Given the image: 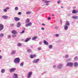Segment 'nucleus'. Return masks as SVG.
<instances>
[{
    "instance_id": "7ed1b4c3",
    "label": "nucleus",
    "mask_w": 78,
    "mask_h": 78,
    "mask_svg": "<svg viewBox=\"0 0 78 78\" xmlns=\"http://www.w3.org/2000/svg\"><path fill=\"white\" fill-rule=\"evenodd\" d=\"M73 62H69L67 64L66 66H69L70 67H73Z\"/></svg>"
},
{
    "instance_id": "aec40b11",
    "label": "nucleus",
    "mask_w": 78,
    "mask_h": 78,
    "mask_svg": "<svg viewBox=\"0 0 78 78\" xmlns=\"http://www.w3.org/2000/svg\"><path fill=\"white\" fill-rule=\"evenodd\" d=\"M36 57V55H31L30 56V58H35Z\"/></svg>"
},
{
    "instance_id": "39448f33",
    "label": "nucleus",
    "mask_w": 78,
    "mask_h": 78,
    "mask_svg": "<svg viewBox=\"0 0 78 78\" xmlns=\"http://www.w3.org/2000/svg\"><path fill=\"white\" fill-rule=\"evenodd\" d=\"M16 69L14 68H11L10 69L9 72H10V73H12V72H14L16 70Z\"/></svg>"
},
{
    "instance_id": "de8ad7c7",
    "label": "nucleus",
    "mask_w": 78,
    "mask_h": 78,
    "mask_svg": "<svg viewBox=\"0 0 78 78\" xmlns=\"http://www.w3.org/2000/svg\"><path fill=\"white\" fill-rule=\"evenodd\" d=\"M2 55H0V59H2Z\"/></svg>"
},
{
    "instance_id": "9b49d317",
    "label": "nucleus",
    "mask_w": 78,
    "mask_h": 78,
    "mask_svg": "<svg viewBox=\"0 0 78 78\" xmlns=\"http://www.w3.org/2000/svg\"><path fill=\"white\" fill-rule=\"evenodd\" d=\"M78 12L77 10L74 9L73 10L72 13V14H77Z\"/></svg>"
},
{
    "instance_id": "c756f323",
    "label": "nucleus",
    "mask_w": 78,
    "mask_h": 78,
    "mask_svg": "<svg viewBox=\"0 0 78 78\" xmlns=\"http://www.w3.org/2000/svg\"><path fill=\"white\" fill-rule=\"evenodd\" d=\"M27 52H28V53H31V50L30 49H28Z\"/></svg>"
},
{
    "instance_id": "13d9d810",
    "label": "nucleus",
    "mask_w": 78,
    "mask_h": 78,
    "mask_svg": "<svg viewBox=\"0 0 78 78\" xmlns=\"http://www.w3.org/2000/svg\"><path fill=\"white\" fill-rule=\"evenodd\" d=\"M47 73V71L44 72L42 74H44V73Z\"/></svg>"
},
{
    "instance_id": "20e7f679",
    "label": "nucleus",
    "mask_w": 78,
    "mask_h": 78,
    "mask_svg": "<svg viewBox=\"0 0 78 78\" xmlns=\"http://www.w3.org/2000/svg\"><path fill=\"white\" fill-rule=\"evenodd\" d=\"M33 74V72H29L27 74V77L28 78H31V75Z\"/></svg>"
},
{
    "instance_id": "7c9ffc66",
    "label": "nucleus",
    "mask_w": 78,
    "mask_h": 78,
    "mask_svg": "<svg viewBox=\"0 0 78 78\" xmlns=\"http://www.w3.org/2000/svg\"><path fill=\"white\" fill-rule=\"evenodd\" d=\"M21 45H22V44H21V43H19L17 44V46L19 47H20Z\"/></svg>"
},
{
    "instance_id": "4c0bfd02",
    "label": "nucleus",
    "mask_w": 78,
    "mask_h": 78,
    "mask_svg": "<svg viewBox=\"0 0 78 78\" xmlns=\"http://www.w3.org/2000/svg\"><path fill=\"white\" fill-rule=\"evenodd\" d=\"M78 59V57H76L75 58V61H76Z\"/></svg>"
},
{
    "instance_id": "052dcab7",
    "label": "nucleus",
    "mask_w": 78,
    "mask_h": 78,
    "mask_svg": "<svg viewBox=\"0 0 78 78\" xmlns=\"http://www.w3.org/2000/svg\"><path fill=\"white\" fill-rule=\"evenodd\" d=\"M46 5H47V6H48V4L47 3L46 4Z\"/></svg>"
},
{
    "instance_id": "f03ea898",
    "label": "nucleus",
    "mask_w": 78,
    "mask_h": 78,
    "mask_svg": "<svg viewBox=\"0 0 78 78\" xmlns=\"http://www.w3.org/2000/svg\"><path fill=\"white\" fill-rule=\"evenodd\" d=\"M64 67V65L62 64H60L57 66V69H60Z\"/></svg>"
},
{
    "instance_id": "393cba45",
    "label": "nucleus",
    "mask_w": 78,
    "mask_h": 78,
    "mask_svg": "<svg viewBox=\"0 0 78 78\" xmlns=\"http://www.w3.org/2000/svg\"><path fill=\"white\" fill-rule=\"evenodd\" d=\"M1 73H3L5 72V69H2L1 70Z\"/></svg>"
},
{
    "instance_id": "c03bdc74",
    "label": "nucleus",
    "mask_w": 78,
    "mask_h": 78,
    "mask_svg": "<svg viewBox=\"0 0 78 78\" xmlns=\"http://www.w3.org/2000/svg\"><path fill=\"white\" fill-rule=\"evenodd\" d=\"M14 24H10L11 27H13L14 26Z\"/></svg>"
},
{
    "instance_id": "5fc2aeb1",
    "label": "nucleus",
    "mask_w": 78,
    "mask_h": 78,
    "mask_svg": "<svg viewBox=\"0 0 78 78\" xmlns=\"http://www.w3.org/2000/svg\"><path fill=\"white\" fill-rule=\"evenodd\" d=\"M57 3H58V4H59V3H60V1H58V2H57Z\"/></svg>"
},
{
    "instance_id": "8fccbe9b",
    "label": "nucleus",
    "mask_w": 78,
    "mask_h": 78,
    "mask_svg": "<svg viewBox=\"0 0 78 78\" xmlns=\"http://www.w3.org/2000/svg\"><path fill=\"white\" fill-rule=\"evenodd\" d=\"M41 30H44V27H42Z\"/></svg>"
},
{
    "instance_id": "37998d69",
    "label": "nucleus",
    "mask_w": 78,
    "mask_h": 78,
    "mask_svg": "<svg viewBox=\"0 0 78 78\" xmlns=\"http://www.w3.org/2000/svg\"><path fill=\"white\" fill-rule=\"evenodd\" d=\"M7 10H8V9H9V7H7L5 9Z\"/></svg>"
},
{
    "instance_id": "4be33fe9",
    "label": "nucleus",
    "mask_w": 78,
    "mask_h": 78,
    "mask_svg": "<svg viewBox=\"0 0 78 78\" xmlns=\"http://www.w3.org/2000/svg\"><path fill=\"white\" fill-rule=\"evenodd\" d=\"M37 36H35L32 39V41H34V40H36V39H37Z\"/></svg>"
},
{
    "instance_id": "bf43d9fd",
    "label": "nucleus",
    "mask_w": 78,
    "mask_h": 78,
    "mask_svg": "<svg viewBox=\"0 0 78 78\" xmlns=\"http://www.w3.org/2000/svg\"><path fill=\"white\" fill-rule=\"evenodd\" d=\"M51 16H55V15H54V14H51Z\"/></svg>"
},
{
    "instance_id": "49530a36",
    "label": "nucleus",
    "mask_w": 78,
    "mask_h": 78,
    "mask_svg": "<svg viewBox=\"0 0 78 78\" xmlns=\"http://www.w3.org/2000/svg\"><path fill=\"white\" fill-rule=\"evenodd\" d=\"M55 36H56V37H58V36H59V34H56L55 35Z\"/></svg>"
},
{
    "instance_id": "9d476101",
    "label": "nucleus",
    "mask_w": 78,
    "mask_h": 78,
    "mask_svg": "<svg viewBox=\"0 0 78 78\" xmlns=\"http://www.w3.org/2000/svg\"><path fill=\"white\" fill-rule=\"evenodd\" d=\"M32 25V23L31 22L29 23H28L26 24L25 27H29V26H31Z\"/></svg>"
},
{
    "instance_id": "c85d7f7f",
    "label": "nucleus",
    "mask_w": 78,
    "mask_h": 78,
    "mask_svg": "<svg viewBox=\"0 0 78 78\" xmlns=\"http://www.w3.org/2000/svg\"><path fill=\"white\" fill-rule=\"evenodd\" d=\"M18 9H19V8L17 7H16L15 8V11H17L18 10Z\"/></svg>"
},
{
    "instance_id": "1a4fd4ad",
    "label": "nucleus",
    "mask_w": 78,
    "mask_h": 78,
    "mask_svg": "<svg viewBox=\"0 0 78 78\" xmlns=\"http://www.w3.org/2000/svg\"><path fill=\"white\" fill-rule=\"evenodd\" d=\"M2 18L4 19H8V16H7L3 15L2 16Z\"/></svg>"
},
{
    "instance_id": "79ce46f5",
    "label": "nucleus",
    "mask_w": 78,
    "mask_h": 78,
    "mask_svg": "<svg viewBox=\"0 0 78 78\" xmlns=\"http://www.w3.org/2000/svg\"><path fill=\"white\" fill-rule=\"evenodd\" d=\"M21 14H22V13H21V12H19L18 13V15H20Z\"/></svg>"
},
{
    "instance_id": "ea45409f",
    "label": "nucleus",
    "mask_w": 78,
    "mask_h": 78,
    "mask_svg": "<svg viewBox=\"0 0 78 78\" xmlns=\"http://www.w3.org/2000/svg\"><path fill=\"white\" fill-rule=\"evenodd\" d=\"M25 33V30H23L22 32H21L20 33Z\"/></svg>"
},
{
    "instance_id": "bb28decb",
    "label": "nucleus",
    "mask_w": 78,
    "mask_h": 78,
    "mask_svg": "<svg viewBox=\"0 0 78 78\" xmlns=\"http://www.w3.org/2000/svg\"><path fill=\"white\" fill-rule=\"evenodd\" d=\"M24 64L23 62H22L20 63V66H21V67H22L23 66Z\"/></svg>"
},
{
    "instance_id": "4468645a",
    "label": "nucleus",
    "mask_w": 78,
    "mask_h": 78,
    "mask_svg": "<svg viewBox=\"0 0 78 78\" xmlns=\"http://www.w3.org/2000/svg\"><path fill=\"white\" fill-rule=\"evenodd\" d=\"M16 51L15 50L12 51L11 53V55H14L16 54Z\"/></svg>"
},
{
    "instance_id": "2eb2a0df",
    "label": "nucleus",
    "mask_w": 78,
    "mask_h": 78,
    "mask_svg": "<svg viewBox=\"0 0 78 78\" xmlns=\"http://www.w3.org/2000/svg\"><path fill=\"white\" fill-rule=\"evenodd\" d=\"M14 19L16 21H19L20 19L17 17H15L14 18Z\"/></svg>"
},
{
    "instance_id": "b1692460",
    "label": "nucleus",
    "mask_w": 78,
    "mask_h": 78,
    "mask_svg": "<svg viewBox=\"0 0 78 78\" xmlns=\"http://www.w3.org/2000/svg\"><path fill=\"white\" fill-rule=\"evenodd\" d=\"M72 18L73 19H78V16H73L72 17Z\"/></svg>"
},
{
    "instance_id": "f3484780",
    "label": "nucleus",
    "mask_w": 78,
    "mask_h": 78,
    "mask_svg": "<svg viewBox=\"0 0 78 78\" xmlns=\"http://www.w3.org/2000/svg\"><path fill=\"white\" fill-rule=\"evenodd\" d=\"M17 27H20V26H21V23L20 22L18 23H17V25H16Z\"/></svg>"
},
{
    "instance_id": "09e8293b",
    "label": "nucleus",
    "mask_w": 78,
    "mask_h": 78,
    "mask_svg": "<svg viewBox=\"0 0 78 78\" xmlns=\"http://www.w3.org/2000/svg\"><path fill=\"white\" fill-rule=\"evenodd\" d=\"M8 38H11V36L8 35Z\"/></svg>"
},
{
    "instance_id": "4d7b16f0",
    "label": "nucleus",
    "mask_w": 78,
    "mask_h": 78,
    "mask_svg": "<svg viewBox=\"0 0 78 78\" xmlns=\"http://www.w3.org/2000/svg\"><path fill=\"white\" fill-rule=\"evenodd\" d=\"M58 28H59V27H55V29H58Z\"/></svg>"
},
{
    "instance_id": "603ef678",
    "label": "nucleus",
    "mask_w": 78,
    "mask_h": 78,
    "mask_svg": "<svg viewBox=\"0 0 78 78\" xmlns=\"http://www.w3.org/2000/svg\"><path fill=\"white\" fill-rule=\"evenodd\" d=\"M38 50H41V48H38Z\"/></svg>"
},
{
    "instance_id": "f8f14e48",
    "label": "nucleus",
    "mask_w": 78,
    "mask_h": 78,
    "mask_svg": "<svg viewBox=\"0 0 78 78\" xmlns=\"http://www.w3.org/2000/svg\"><path fill=\"white\" fill-rule=\"evenodd\" d=\"M12 33L13 34H17V32L15 30H13L12 31Z\"/></svg>"
},
{
    "instance_id": "a878e982",
    "label": "nucleus",
    "mask_w": 78,
    "mask_h": 78,
    "mask_svg": "<svg viewBox=\"0 0 78 78\" xmlns=\"http://www.w3.org/2000/svg\"><path fill=\"white\" fill-rule=\"evenodd\" d=\"M52 47H53V45H50L49 46V48L50 49H51Z\"/></svg>"
},
{
    "instance_id": "a18cd8bd",
    "label": "nucleus",
    "mask_w": 78,
    "mask_h": 78,
    "mask_svg": "<svg viewBox=\"0 0 78 78\" xmlns=\"http://www.w3.org/2000/svg\"><path fill=\"white\" fill-rule=\"evenodd\" d=\"M48 20H50V19H51V18H50V16L48 17Z\"/></svg>"
},
{
    "instance_id": "69168bd1",
    "label": "nucleus",
    "mask_w": 78,
    "mask_h": 78,
    "mask_svg": "<svg viewBox=\"0 0 78 78\" xmlns=\"http://www.w3.org/2000/svg\"><path fill=\"white\" fill-rule=\"evenodd\" d=\"M0 11H1V10H0Z\"/></svg>"
},
{
    "instance_id": "e433bc0d",
    "label": "nucleus",
    "mask_w": 78,
    "mask_h": 78,
    "mask_svg": "<svg viewBox=\"0 0 78 78\" xmlns=\"http://www.w3.org/2000/svg\"><path fill=\"white\" fill-rule=\"evenodd\" d=\"M4 12H7V10L6 9H5L3 10Z\"/></svg>"
},
{
    "instance_id": "58836bf2",
    "label": "nucleus",
    "mask_w": 78,
    "mask_h": 78,
    "mask_svg": "<svg viewBox=\"0 0 78 78\" xmlns=\"http://www.w3.org/2000/svg\"><path fill=\"white\" fill-rule=\"evenodd\" d=\"M71 15L72 14H68V17H70V16H71Z\"/></svg>"
},
{
    "instance_id": "2f4dec72",
    "label": "nucleus",
    "mask_w": 78,
    "mask_h": 78,
    "mask_svg": "<svg viewBox=\"0 0 78 78\" xmlns=\"http://www.w3.org/2000/svg\"><path fill=\"white\" fill-rule=\"evenodd\" d=\"M3 36H4L3 34H0V37H3Z\"/></svg>"
},
{
    "instance_id": "f704fd0d",
    "label": "nucleus",
    "mask_w": 78,
    "mask_h": 78,
    "mask_svg": "<svg viewBox=\"0 0 78 78\" xmlns=\"http://www.w3.org/2000/svg\"><path fill=\"white\" fill-rule=\"evenodd\" d=\"M65 58H69V55H66L65 56Z\"/></svg>"
},
{
    "instance_id": "6e6552de",
    "label": "nucleus",
    "mask_w": 78,
    "mask_h": 78,
    "mask_svg": "<svg viewBox=\"0 0 78 78\" xmlns=\"http://www.w3.org/2000/svg\"><path fill=\"white\" fill-rule=\"evenodd\" d=\"M39 61V59L38 58L37 59H36L35 60H34V61H33V62H34V63H35V64H37V62H38Z\"/></svg>"
},
{
    "instance_id": "0eeeda50",
    "label": "nucleus",
    "mask_w": 78,
    "mask_h": 78,
    "mask_svg": "<svg viewBox=\"0 0 78 78\" xmlns=\"http://www.w3.org/2000/svg\"><path fill=\"white\" fill-rule=\"evenodd\" d=\"M13 78H18V75L16 73H14L12 76Z\"/></svg>"
},
{
    "instance_id": "f257e3e1",
    "label": "nucleus",
    "mask_w": 78,
    "mask_h": 78,
    "mask_svg": "<svg viewBox=\"0 0 78 78\" xmlns=\"http://www.w3.org/2000/svg\"><path fill=\"white\" fill-rule=\"evenodd\" d=\"M14 63H19L20 62V58H15L14 60Z\"/></svg>"
},
{
    "instance_id": "5701e85b",
    "label": "nucleus",
    "mask_w": 78,
    "mask_h": 78,
    "mask_svg": "<svg viewBox=\"0 0 78 78\" xmlns=\"http://www.w3.org/2000/svg\"><path fill=\"white\" fill-rule=\"evenodd\" d=\"M29 22H30V19L27 18V19L26 21L25 22V23H29Z\"/></svg>"
},
{
    "instance_id": "cd10ccee",
    "label": "nucleus",
    "mask_w": 78,
    "mask_h": 78,
    "mask_svg": "<svg viewBox=\"0 0 78 78\" xmlns=\"http://www.w3.org/2000/svg\"><path fill=\"white\" fill-rule=\"evenodd\" d=\"M50 1H44L45 3H50Z\"/></svg>"
},
{
    "instance_id": "a211bd4d",
    "label": "nucleus",
    "mask_w": 78,
    "mask_h": 78,
    "mask_svg": "<svg viewBox=\"0 0 78 78\" xmlns=\"http://www.w3.org/2000/svg\"><path fill=\"white\" fill-rule=\"evenodd\" d=\"M68 26L65 25L64 26V30H68V26Z\"/></svg>"
},
{
    "instance_id": "ddd939ff",
    "label": "nucleus",
    "mask_w": 78,
    "mask_h": 78,
    "mask_svg": "<svg viewBox=\"0 0 78 78\" xmlns=\"http://www.w3.org/2000/svg\"><path fill=\"white\" fill-rule=\"evenodd\" d=\"M74 66L75 67H78V63L77 62H75L74 64Z\"/></svg>"
},
{
    "instance_id": "3c124183",
    "label": "nucleus",
    "mask_w": 78,
    "mask_h": 78,
    "mask_svg": "<svg viewBox=\"0 0 78 78\" xmlns=\"http://www.w3.org/2000/svg\"><path fill=\"white\" fill-rule=\"evenodd\" d=\"M39 44L40 45H41V44H42V42H39Z\"/></svg>"
},
{
    "instance_id": "0e129e2a",
    "label": "nucleus",
    "mask_w": 78,
    "mask_h": 78,
    "mask_svg": "<svg viewBox=\"0 0 78 78\" xmlns=\"http://www.w3.org/2000/svg\"><path fill=\"white\" fill-rule=\"evenodd\" d=\"M42 1V2H44V1L45 0H41Z\"/></svg>"
},
{
    "instance_id": "412c9836",
    "label": "nucleus",
    "mask_w": 78,
    "mask_h": 78,
    "mask_svg": "<svg viewBox=\"0 0 78 78\" xmlns=\"http://www.w3.org/2000/svg\"><path fill=\"white\" fill-rule=\"evenodd\" d=\"M44 42L45 45H47L48 44V43L45 40H44Z\"/></svg>"
},
{
    "instance_id": "473e14b6",
    "label": "nucleus",
    "mask_w": 78,
    "mask_h": 78,
    "mask_svg": "<svg viewBox=\"0 0 78 78\" xmlns=\"http://www.w3.org/2000/svg\"><path fill=\"white\" fill-rule=\"evenodd\" d=\"M31 13V12H26L27 14H30Z\"/></svg>"
},
{
    "instance_id": "680f3d73",
    "label": "nucleus",
    "mask_w": 78,
    "mask_h": 78,
    "mask_svg": "<svg viewBox=\"0 0 78 78\" xmlns=\"http://www.w3.org/2000/svg\"><path fill=\"white\" fill-rule=\"evenodd\" d=\"M61 8H64V7H63V6H62L61 7Z\"/></svg>"
},
{
    "instance_id": "423d86ee",
    "label": "nucleus",
    "mask_w": 78,
    "mask_h": 78,
    "mask_svg": "<svg viewBox=\"0 0 78 78\" xmlns=\"http://www.w3.org/2000/svg\"><path fill=\"white\" fill-rule=\"evenodd\" d=\"M4 28V26L3 24H0V31H1L2 30H3Z\"/></svg>"
},
{
    "instance_id": "c9c22d12",
    "label": "nucleus",
    "mask_w": 78,
    "mask_h": 78,
    "mask_svg": "<svg viewBox=\"0 0 78 78\" xmlns=\"http://www.w3.org/2000/svg\"><path fill=\"white\" fill-rule=\"evenodd\" d=\"M72 59L71 58H69L67 60V61H70Z\"/></svg>"
},
{
    "instance_id": "dca6fc26",
    "label": "nucleus",
    "mask_w": 78,
    "mask_h": 78,
    "mask_svg": "<svg viewBox=\"0 0 78 78\" xmlns=\"http://www.w3.org/2000/svg\"><path fill=\"white\" fill-rule=\"evenodd\" d=\"M30 39H31V38H27L26 40L25 41L26 42H27L29 41H30Z\"/></svg>"
},
{
    "instance_id": "72a5a7b5",
    "label": "nucleus",
    "mask_w": 78,
    "mask_h": 78,
    "mask_svg": "<svg viewBox=\"0 0 78 78\" xmlns=\"http://www.w3.org/2000/svg\"><path fill=\"white\" fill-rule=\"evenodd\" d=\"M12 37H16V35H14V34L12 35Z\"/></svg>"
},
{
    "instance_id": "6ab92c4d",
    "label": "nucleus",
    "mask_w": 78,
    "mask_h": 78,
    "mask_svg": "<svg viewBox=\"0 0 78 78\" xmlns=\"http://www.w3.org/2000/svg\"><path fill=\"white\" fill-rule=\"evenodd\" d=\"M66 25L67 26H70V23H69V21H66Z\"/></svg>"
},
{
    "instance_id": "a19ab883",
    "label": "nucleus",
    "mask_w": 78,
    "mask_h": 78,
    "mask_svg": "<svg viewBox=\"0 0 78 78\" xmlns=\"http://www.w3.org/2000/svg\"><path fill=\"white\" fill-rule=\"evenodd\" d=\"M56 67V65H54L53 66V68H55Z\"/></svg>"
},
{
    "instance_id": "e2e57ef3",
    "label": "nucleus",
    "mask_w": 78,
    "mask_h": 78,
    "mask_svg": "<svg viewBox=\"0 0 78 78\" xmlns=\"http://www.w3.org/2000/svg\"><path fill=\"white\" fill-rule=\"evenodd\" d=\"M24 30H26V29H25V28H24Z\"/></svg>"
},
{
    "instance_id": "6e6d98bb",
    "label": "nucleus",
    "mask_w": 78,
    "mask_h": 78,
    "mask_svg": "<svg viewBox=\"0 0 78 78\" xmlns=\"http://www.w3.org/2000/svg\"><path fill=\"white\" fill-rule=\"evenodd\" d=\"M60 22H61V24H62V20H60Z\"/></svg>"
},
{
    "instance_id": "864d4df0",
    "label": "nucleus",
    "mask_w": 78,
    "mask_h": 78,
    "mask_svg": "<svg viewBox=\"0 0 78 78\" xmlns=\"http://www.w3.org/2000/svg\"><path fill=\"white\" fill-rule=\"evenodd\" d=\"M42 25H44V26H45V24L44 23H42Z\"/></svg>"
}]
</instances>
